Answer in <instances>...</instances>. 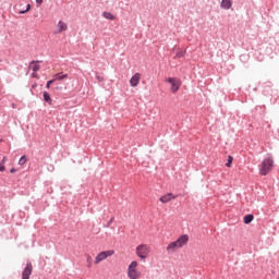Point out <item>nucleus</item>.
<instances>
[{"instance_id": "1", "label": "nucleus", "mask_w": 279, "mask_h": 279, "mask_svg": "<svg viewBox=\"0 0 279 279\" xmlns=\"http://www.w3.org/2000/svg\"><path fill=\"white\" fill-rule=\"evenodd\" d=\"M187 244H189V235L187 234L180 235L179 239L170 242L168 246H166V252H168L169 254H174L178 251L182 250V247H184Z\"/></svg>"}, {"instance_id": "2", "label": "nucleus", "mask_w": 279, "mask_h": 279, "mask_svg": "<svg viewBox=\"0 0 279 279\" xmlns=\"http://www.w3.org/2000/svg\"><path fill=\"white\" fill-rule=\"evenodd\" d=\"M274 168V159L272 157H266L264 158L262 165H259V174L262 177L268 175L269 172L272 171Z\"/></svg>"}, {"instance_id": "3", "label": "nucleus", "mask_w": 279, "mask_h": 279, "mask_svg": "<svg viewBox=\"0 0 279 279\" xmlns=\"http://www.w3.org/2000/svg\"><path fill=\"white\" fill-rule=\"evenodd\" d=\"M150 253H151L150 245L141 244V245H137V247H135V255H137V257L141 258V260L147 259Z\"/></svg>"}, {"instance_id": "4", "label": "nucleus", "mask_w": 279, "mask_h": 279, "mask_svg": "<svg viewBox=\"0 0 279 279\" xmlns=\"http://www.w3.org/2000/svg\"><path fill=\"white\" fill-rule=\"evenodd\" d=\"M140 264L136 260L131 262L130 266H128V279H141L142 275L137 267Z\"/></svg>"}, {"instance_id": "5", "label": "nucleus", "mask_w": 279, "mask_h": 279, "mask_svg": "<svg viewBox=\"0 0 279 279\" xmlns=\"http://www.w3.org/2000/svg\"><path fill=\"white\" fill-rule=\"evenodd\" d=\"M113 254H116L114 251H104L100 252L98 255L95 257V265H99V263H102L106 260L108 257H111Z\"/></svg>"}, {"instance_id": "6", "label": "nucleus", "mask_w": 279, "mask_h": 279, "mask_svg": "<svg viewBox=\"0 0 279 279\" xmlns=\"http://www.w3.org/2000/svg\"><path fill=\"white\" fill-rule=\"evenodd\" d=\"M170 84V93L177 94L182 83L179 78L169 77L167 81Z\"/></svg>"}, {"instance_id": "7", "label": "nucleus", "mask_w": 279, "mask_h": 279, "mask_svg": "<svg viewBox=\"0 0 279 279\" xmlns=\"http://www.w3.org/2000/svg\"><path fill=\"white\" fill-rule=\"evenodd\" d=\"M33 274V265L31 262H27L26 267H24L22 272V279H29Z\"/></svg>"}, {"instance_id": "8", "label": "nucleus", "mask_w": 279, "mask_h": 279, "mask_svg": "<svg viewBox=\"0 0 279 279\" xmlns=\"http://www.w3.org/2000/svg\"><path fill=\"white\" fill-rule=\"evenodd\" d=\"M140 82H141V74L140 73H135L133 75V77H131L130 80V86L135 88L140 85Z\"/></svg>"}, {"instance_id": "9", "label": "nucleus", "mask_w": 279, "mask_h": 279, "mask_svg": "<svg viewBox=\"0 0 279 279\" xmlns=\"http://www.w3.org/2000/svg\"><path fill=\"white\" fill-rule=\"evenodd\" d=\"M68 31V24L63 21H59L57 24V34H61Z\"/></svg>"}, {"instance_id": "10", "label": "nucleus", "mask_w": 279, "mask_h": 279, "mask_svg": "<svg viewBox=\"0 0 279 279\" xmlns=\"http://www.w3.org/2000/svg\"><path fill=\"white\" fill-rule=\"evenodd\" d=\"M173 199H175V196L172 193H168L166 195H162L161 198H159V202H161L162 204H168Z\"/></svg>"}, {"instance_id": "11", "label": "nucleus", "mask_w": 279, "mask_h": 279, "mask_svg": "<svg viewBox=\"0 0 279 279\" xmlns=\"http://www.w3.org/2000/svg\"><path fill=\"white\" fill-rule=\"evenodd\" d=\"M233 5V2L231 0H221L220 7L223 10H230Z\"/></svg>"}, {"instance_id": "12", "label": "nucleus", "mask_w": 279, "mask_h": 279, "mask_svg": "<svg viewBox=\"0 0 279 279\" xmlns=\"http://www.w3.org/2000/svg\"><path fill=\"white\" fill-rule=\"evenodd\" d=\"M29 69L36 73L37 71L40 70L39 61H33L29 63Z\"/></svg>"}, {"instance_id": "13", "label": "nucleus", "mask_w": 279, "mask_h": 279, "mask_svg": "<svg viewBox=\"0 0 279 279\" xmlns=\"http://www.w3.org/2000/svg\"><path fill=\"white\" fill-rule=\"evenodd\" d=\"M102 16H104V19H107L109 21H114L116 20V16H113V14L110 13V12H104Z\"/></svg>"}, {"instance_id": "14", "label": "nucleus", "mask_w": 279, "mask_h": 279, "mask_svg": "<svg viewBox=\"0 0 279 279\" xmlns=\"http://www.w3.org/2000/svg\"><path fill=\"white\" fill-rule=\"evenodd\" d=\"M44 100L48 105H51V97H50V94L48 92H44Z\"/></svg>"}, {"instance_id": "15", "label": "nucleus", "mask_w": 279, "mask_h": 279, "mask_svg": "<svg viewBox=\"0 0 279 279\" xmlns=\"http://www.w3.org/2000/svg\"><path fill=\"white\" fill-rule=\"evenodd\" d=\"M252 221H254V215H246V216L244 217V223H245V225H248V223H251Z\"/></svg>"}, {"instance_id": "16", "label": "nucleus", "mask_w": 279, "mask_h": 279, "mask_svg": "<svg viewBox=\"0 0 279 279\" xmlns=\"http://www.w3.org/2000/svg\"><path fill=\"white\" fill-rule=\"evenodd\" d=\"M64 78H68V74H57L54 75L53 81H63Z\"/></svg>"}, {"instance_id": "17", "label": "nucleus", "mask_w": 279, "mask_h": 279, "mask_svg": "<svg viewBox=\"0 0 279 279\" xmlns=\"http://www.w3.org/2000/svg\"><path fill=\"white\" fill-rule=\"evenodd\" d=\"M5 161H7V157H3L2 160L0 161V172H4L5 171Z\"/></svg>"}, {"instance_id": "18", "label": "nucleus", "mask_w": 279, "mask_h": 279, "mask_svg": "<svg viewBox=\"0 0 279 279\" xmlns=\"http://www.w3.org/2000/svg\"><path fill=\"white\" fill-rule=\"evenodd\" d=\"M32 10V4H27L26 5V10L20 11L19 14H26L27 12H29Z\"/></svg>"}, {"instance_id": "19", "label": "nucleus", "mask_w": 279, "mask_h": 279, "mask_svg": "<svg viewBox=\"0 0 279 279\" xmlns=\"http://www.w3.org/2000/svg\"><path fill=\"white\" fill-rule=\"evenodd\" d=\"M231 165H233V157L232 156H228L227 167L231 168Z\"/></svg>"}, {"instance_id": "20", "label": "nucleus", "mask_w": 279, "mask_h": 279, "mask_svg": "<svg viewBox=\"0 0 279 279\" xmlns=\"http://www.w3.org/2000/svg\"><path fill=\"white\" fill-rule=\"evenodd\" d=\"M25 163H26V157L23 156V157L20 158L19 165H20V166H23V165H25Z\"/></svg>"}, {"instance_id": "21", "label": "nucleus", "mask_w": 279, "mask_h": 279, "mask_svg": "<svg viewBox=\"0 0 279 279\" xmlns=\"http://www.w3.org/2000/svg\"><path fill=\"white\" fill-rule=\"evenodd\" d=\"M53 82H54V80L48 81L47 85H46V88L49 89L51 84H53Z\"/></svg>"}, {"instance_id": "22", "label": "nucleus", "mask_w": 279, "mask_h": 279, "mask_svg": "<svg viewBox=\"0 0 279 279\" xmlns=\"http://www.w3.org/2000/svg\"><path fill=\"white\" fill-rule=\"evenodd\" d=\"M96 80H98L99 82H102V81H105V77L101 75H96Z\"/></svg>"}, {"instance_id": "23", "label": "nucleus", "mask_w": 279, "mask_h": 279, "mask_svg": "<svg viewBox=\"0 0 279 279\" xmlns=\"http://www.w3.org/2000/svg\"><path fill=\"white\" fill-rule=\"evenodd\" d=\"M43 2H44V0H36V4H37V7L39 8V7H40V4H43Z\"/></svg>"}, {"instance_id": "24", "label": "nucleus", "mask_w": 279, "mask_h": 279, "mask_svg": "<svg viewBox=\"0 0 279 279\" xmlns=\"http://www.w3.org/2000/svg\"><path fill=\"white\" fill-rule=\"evenodd\" d=\"M182 57H183V52L182 51L177 52V58H182Z\"/></svg>"}, {"instance_id": "25", "label": "nucleus", "mask_w": 279, "mask_h": 279, "mask_svg": "<svg viewBox=\"0 0 279 279\" xmlns=\"http://www.w3.org/2000/svg\"><path fill=\"white\" fill-rule=\"evenodd\" d=\"M16 170L14 168L10 169V173H15Z\"/></svg>"}, {"instance_id": "26", "label": "nucleus", "mask_w": 279, "mask_h": 279, "mask_svg": "<svg viewBox=\"0 0 279 279\" xmlns=\"http://www.w3.org/2000/svg\"><path fill=\"white\" fill-rule=\"evenodd\" d=\"M33 78H37V73L36 72L33 73Z\"/></svg>"}, {"instance_id": "27", "label": "nucleus", "mask_w": 279, "mask_h": 279, "mask_svg": "<svg viewBox=\"0 0 279 279\" xmlns=\"http://www.w3.org/2000/svg\"><path fill=\"white\" fill-rule=\"evenodd\" d=\"M90 260H92V257H90V256H88V263H90ZM88 267H90V265H88Z\"/></svg>"}, {"instance_id": "28", "label": "nucleus", "mask_w": 279, "mask_h": 279, "mask_svg": "<svg viewBox=\"0 0 279 279\" xmlns=\"http://www.w3.org/2000/svg\"><path fill=\"white\" fill-rule=\"evenodd\" d=\"M112 221H113V218L109 220V225L112 223Z\"/></svg>"}]
</instances>
